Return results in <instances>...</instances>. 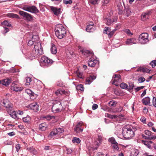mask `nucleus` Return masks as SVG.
<instances>
[{"instance_id": "nucleus-1", "label": "nucleus", "mask_w": 156, "mask_h": 156, "mask_svg": "<svg viewBox=\"0 0 156 156\" xmlns=\"http://www.w3.org/2000/svg\"><path fill=\"white\" fill-rule=\"evenodd\" d=\"M80 51L86 57H91L88 62V65L89 66L93 67L96 64H98L99 62L98 60L93 58L94 54L92 51L88 50L87 49H81Z\"/></svg>"}, {"instance_id": "nucleus-2", "label": "nucleus", "mask_w": 156, "mask_h": 156, "mask_svg": "<svg viewBox=\"0 0 156 156\" xmlns=\"http://www.w3.org/2000/svg\"><path fill=\"white\" fill-rule=\"evenodd\" d=\"M3 106L6 109L7 112L12 118L16 119L17 118V114L16 112L13 111V105L7 99L3 100Z\"/></svg>"}, {"instance_id": "nucleus-3", "label": "nucleus", "mask_w": 156, "mask_h": 156, "mask_svg": "<svg viewBox=\"0 0 156 156\" xmlns=\"http://www.w3.org/2000/svg\"><path fill=\"white\" fill-rule=\"evenodd\" d=\"M66 34V29L62 25L59 24L56 26L55 29V34L59 39L63 38Z\"/></svg>"}, {"instance_id": "nucleus-4", "label": "nucleus", "mask_w": 156, "mask_h": 156, "mask_svg": "<svg viewBox=\"0 0 156 156\" xmlns=\"http://www.w3.org/2000/svg\"><path fill=\"white\" fill-rule=\"evenodd\" d=\"M122 134L125 138L129 139L134 136V133L131 129L125 127L122 129Z\"/></svg>"}, {"instance_id": "nucleus-5", "label": "nucleus", "mask_w": 156, "mask_h": 156, "mask_svg": "<svg viewBox=\"0 0 156 156\" xmlns=\"http://www.w3.org/2000/svg\"><path fill=\"white\" fill-rule=\"evenodd\" d=\"M22 9L25 11L34 13H37L39 12L37 8L34 5L30 6L25 5L22 8Z\"/></svg>"}, {"instance_id": "nucleus-6", "label": "nucleus", "mask_w": 156, "mask_h": 156, "mask_svg": "<svg viewBox=\"0 0 156 156\" xmlns=\"http://www.w3.org/2000/svg\"><path fill=\"white\" fill-rule=\"evenodd\" d=\"M62 110V107L60 101H55L52 107V110L53 112L56 113L61 112Z\"/></svg>"}, {"instance_id": "nucleus-7", "label": "nucleus", "mask_w": 156, "mask_h": 156, "mask_svg": "<svg viewBox=\"0 0 156 156\" xmlns=\"http://www.w3.org/2000/svg\"><path fill=\"white\" fill-rule=\"evenodd\" d=\"M148 37L147 33H143L139 35L138 39L140 43L144 44L148 42Z\"/></svg>"}, {"instance_id": "nucleus-8", "label": "nucleus", "mask_w": 156, "mask_h": 156, "mask_svg": "<svg viewBox=\"0 0 156 156\" xmlns=\"http://www.w3.org/2000/svg\"><path fill=\"white\" fill-rule=\"evenodd\" d=\"M145 134L146 135L143 134H142V137L145 139L154 140L156 139V136L151 135V132L148 130L145 131Z\"/></svg>"}, {"instance_id": "nucleus-9", "label": "nucleus", "mask_w": 156, "mask_h": 156, "mask_svg": "<svg viewBox=\"0 0 156 156\" xmlns=\"http://www.w3.org/2000/svg\"><path fill=\"white\" fill-rule=\"evenodd\" d=\"M43 49H33L31 54L32 59L39 57L43 54Z\"/></svg>"}, {"instance_id": "nucleus-10", "label": "nucleus", "mask_w": 156, "mask_h": 156, "mask_svg": "<svg viewBox=\"0 0 156 156\" xmlns=\"http://www.w3.org/2000/svg\"><path fill=\"white\" fill-rule=\"evenodd\" d=\"M19 13L21 16H22L24 19L30 21L33 19L32 16L30 14L22 11H20L19 12Z\"/></svg>"}, {"instance_id": "nucleus-11", "label": "nucleus", "mask_w": 156, "mask_h": 156, "mask_svg": "<svg viewBox=\"0 0 156 156\" xmlns=\"http://www.w3.org/2000/svg\"><path fill=\"white\" fill-rule=\"evenodd\" d=\"M41 62L44 64V65L47 66L51 65L53 62V61L48 57L44 56L42 57L41 59Z\"/></svg>"}, {"instance_id": "nucleus-12", "label": "nucleus", "mask_w": 156, "mask_h": 156, "mask_svg": "<svg viewBox=\"0 0 156 156\" xmlns=\"http://www.w3.org/2000/svg\"><path fill=\"white\" fill-rule=\"evenodd\" d=\"M151 13L150 11H148L145 12H143L141 16L142 20L145 21L147 19H148Z\"/></svg>"}, {"instance_id": "nucleus-13", "label": "nucleus", "mask_w": 156, "mask_h": 156, "mask_svg": "<svg viewBox=\"0 0 156 156\" xmlns=\"http://www.w3.org/2000/svg\"><path fill=\"white\" fill-rule=\"evenodd\" d=\"M114 77H113L114 79L112 83V84H114L116 86H117L119 85V82H120L121 81L120 78V76L119 75H115Z\"/></svg>"}, {"instance_id": "nucleus-14", "label": "nucleus", "mask_w": 156, "mask_h": 156, "mask_svg": "<svg viewBox=\"0 0 156 156\" xmlns=\"http://www.w3.org/2000/svg\"><path fill=\"white\" fill-rule=\"evenodd\" d=\"M11 89L12 90L16 92L21 91L22 90V88L20 87L15 83L12 84Z\"/></svg>"}, {"instance_id": "nucleus-15", "label": "nucleus", "mask_w": 156, "mask_h": 156, "mask_svg": "<svg viewBox=\"0 0 156 156\" xmlns=\"http://www.w3.org/2000/svg\"><path fill=\"white\" fill-rule=\"evenodd\" d=\"M83 124L81 122H79L76 126L74 128V130L77 133H79L82 132L83 129V128L82 127Z\"/></svg>"}, {"instance_id": "nucleus-16", "label": "nucleus", "mask_w": 156, "mask_h": 156, "mask_svg": "<svg viewBox=\"0 0 156 156\" xmlns=\"http://www.w3.org/2000/svg\"><path fill=\"white\" fill-rule=\"evenodd\" d=\"M50 8L54 14L57 16L59 15L61 12L60 8H58L53 6L51 7Z\"/></svg>"}, {"instance_id": "nucleus-17", "label": "nucleus", "mask_w": 156, "mask_h": 156, "mask_svg": "<svg viewBox=\"0 0 156 156\" xmlns=\"http://www.w3.org/2000/svg\"><path fill=\"white\" fill-rule=\"evenodd\" d=\"M29 107L35 112H37L38 110V105L36 102H34L30 104L29 105Z\"/></svg>"}, {"instance_id": "nucleus-18", "label": "nucleus", "mask_w": 156, "mask_h": 156, "mask_svg": "<svg viewBox=\"0 0 156 156\" xmlns=\"http://www.w3.org/2000/svg\"><path fill=\"white\" fill-rule=\"evenodd\" d=\"M97 140L99 142H97L96 141L95 142L94 144L96 145H97V146L94 148V149H96L98 146L101 143L103 140L102 136V135H98V138H97Z\"/></svg>"}, {"instance_id": "nucleus-19", "label": "nucleus", "mask_w": 156, "mask_h": 156, "mask_svg": "<svg viewBox=\"0 0 156 156\" xmlns=\"http://www.w3.org/2000/svg\"><path fill=\"white\" fill-rule=\"evenodd\" d=\"M142 143L149 148H152V146L153 145V142L151 141H147L142 140Z\"/></svg>"}, {"instance_id": "nucleus-20", "label": "nucleus", "mask_w": 156, "mask_h": 156, "mask_svg": "<svg viewBox=\"0 0 156 156\" xmlns=\"http://www.w3.org/2000/svg\"><path fill=\"white\" fill-rule=\"evenodd\" d=\"M110 31L111 29L109 28L106 27L104 30L103 33L108 34L109 37H111L114 34Z\"/></svg>"}, {"instance_id": "nucleus-21", "label": "nucleus", "mask_w": 156, "mask_h": 156, "mask_svg": "<svg viewBox=\"0 0 156 156\" xmlns=\"http://www.w3.org/2000/svg\"><path fill=\"white\" fill-rule=\"evenodd\" d=\"M11 82L12 80L11 79L7 78L0 80V83L4 85L7 86L9 85Z\"/></svg>"}, {"instance_id": "nucleus-22", "label": "nucleus", "mask_w": 156, "mask_h": 156, "mask_svg": "<svg viewBox=\"0 0 156 156\" xmlns=\"http://www.w3.org/2000/svg\"><path fill=\"white\" fill-rule=\"evenodd\" d=\"M137 42L136 39L134 38L128 39L126 41V43L128 45H131L136 44Z\"/></svg>"}, {"instance_id": "nucleus-23", "label": "nucleus", "mask_w": 156, "mask_h": 156, "mask_svg": "<svg viewBox=\"0 0 156 156\" xmlns=\"http://www.w3.org/2000/svg\"><path fill=\"white\" fill-rule=\"evenodd\" d=\"M96 78V76L94 75H91L87 77L86 80V83L90 84L92 81L95 80Z\"/></svg>"}, {"instance_id": "nucleus-24", "label": "nucleus", "mask_w": 156, "mask_h": 156, "mask_svg": "<svg viewBox=\"0 0 156 156\" xmlns=\"http://www.w3.org/2000/svg\"><path fill=\"white\" fill-rule=\"evenodd\" d=\"M150 70L148 69H147L143 67H139L138 68L137 70V72H143L144 73H149L150 72Z\"/></svg>"}, {"instance_id": "nucleus-25", "label": "nucleus", "mask_w": 156, "mask_h": 156, "mask_svg": "<svg viewBox=\"0 0 156 156\" xmlns=\"http://www.w3.org/2000/svg\"><path fill=\"white\" fill-rule=\"evenodd\" d=\"M48 126V124L45 122L39 125V129L41 131H44L46 129Z\"/></svg>"}, {"instance_id": "nucleus-26", "label": "nucleus", "mask_w": 156, "mask_h": 156, "mask_svg": "<svg viewBox=\"0 0 156 156\" xmlns=\"http://www.w3.org/2000/svg\"><path fill=\"white\" fill-rule=\"evenodd\" d=\"M104 20L106 25H110L113 22H115L117 20V19H114L113 20L110 19H108L107 18H104Z\"/></svg>"}, {"instance_id": "nucleus-27", "label": "nucleus", "mask_w": 156, "mask_h": 156, "mask_svg": "<svg viewBox=\"0 0 156 156\" xmlns=\"http://www.w3.org/2000/svg\"><path fill=\"white\" fill-rule=\"evenodd\" d=\"M150 98L149 97H146L142 100V103L144 105H149L150 103Z\"/></svg>"}, {"instance_id": "nucleus-28", "label": "nucleus", "mask_w": 156, "mask_h": 156, "mask_svg": "<svg viewBox=\"0 0 156 156\" xmlns=\"http://www.w3.org/2000/svg\"><path fill=\"white\" fill-rule=\"evenodd\" d=\"M96 29V27L94 26H91L87 25L86 28V30L87 32H93Z\"/></svg>"}, {"instance_id": "nucleus-29", "label": "nucleus", "mask_w": 156, "mask_h": 156, "mask_svg": "<svg viewBox=\"0 0 156 156\" xmlns=\"http://www.w3.org/2000/svg\"><path fill=\"white\" fill-rule=\"evenodd\" d=\"M9 18H15L20 19L19 16L17 14L13 13H9L6 15Z\"/></svg>"}, {"instance_id": "nucleus-30", "label": "nucleus", "mask_w": 156, "mask_h": 156, "mask_svg": "<svg viewBox=\"0 0 156 156\" xmlns=\"http://www.w3.org/2000/svg\"><path fill=\"white\" fill-rule=\"evenodd\" d=\"M57 133L56 131H55V129H54L50 133L48 137V138H51L55 136L56 135H57Z\"/></svg>"}, {"instance_id": "nucleus-31", "label": "nucleus", "mask_w": 156, "mask_h": 156, "mask_svg": "<svg viewBox=\"0 0 156 156\" xmlns=\"http://www.w3.org/2000/svg\"><path fill=\"white\" fill-rule=\"evenodd\" d=\"M55 129L57 133V135H59L60 133L63 132L64 131L63 129L60 128H57Z\"/></svg>"}, {"instance_id": "nucleus-32", "label": "nucleus", "mask_w": 156, "mask_h": 156, "mask_svg": "<svg viewBox=\"0 0 156 156\" xmlns=\"http://www.w3.org/2000/svg\"><path fill=\"white\" fill-rule=\"evenodd\" d=\"M41 44L40 42L35 43L34 45V49H41Z\"/></svg>"}, {"instance_id": "nucleus-33", "label": "nucleus", "mask_w": 156, "mask_h": 156, "mask_svg": "<svg viewBox=\"0 0 156 156\" xmlns=\"http://www.w3.org/2000/svg\"><path fill=\"white\" fill-rule=\"evenodd\" d=\"M31 118L29 116H27L23 118V122H28L30 120Z\"/></svg>"}, {"instance_id": "nucleus-34", "label": "nucleus", "mask_w": 156, "mask_h": 156, "mask_svg": "<svg viewBox=\"0 0 156 156\" xmlns=\"http://www.w3.org/2000/svg\"><path fill=\"white\" fill-rule=\"evenodd\" d=\"M2 24L3 25L9 27H12L11 25L7 20H5L3 21L2 23Z\"/></svg>"}, {"instance_id": "nucleus-35", "label": "nucleus", "mask_w": 156, "mask_h": 156, "mask_svg": "<svg viewBox=\"0 0 156 156\" xmlns=\"http://www.w3.org/2000/svg\"><path fill=\"white\" fill-rule=\"evenodd\" d=\"M139 153V151L138 150H134L132 152L131 154L133 156H137Z\"/></svg>"}, {"instance_id": "nucleus-36", "label": "nucleus", "mask_w": 156, "mask_h": 156, "mask_svg": "<svg viewBox=\"0 0 156 156\" xmlns=\"http://www.w3.org/2000/svg\"><path fill=\"white\" fill-rule=\"evenodd\" d=\"M110 1V0H102L101 4L103 6H106Z\"/></svg>"}, {"instance_id": "nucleus-37", "label": "nucleus", "mask_w": 156, "mask_h": 156, "mask_svg": "<svg viewBox=\"0 0 156 156\" xmlns=\"http://www.w3.org/2000/svg\"><path fill=\"white\" fill-rule=\"evenodd\" d=\"M39 39L37 35H33L32 38V40L34 42H35L38 41Z\"/></svg>"}, {"instance_id": "nucleus-38", "label": "nucleus", "mask_w": 156, "mask_h": 156, "mask_svg": "<svg viewBox=\"0 0 156 156\" xmlns=\"http://www.w3.org/2000/svg\"><path fill=\"white\" fill-rule=\"evenodd\" d=\"M26 92L30 96H34L35 94L34 93L29 89H27L26 91Z\"/></svg>"}, {"instance_id": "nucleus-39", "label": "nucleus", "mask_w": 156, "mask_h": 156, "mask_svg": "<svg viewBox=\"0 0 156 156\" xmlns=\"http://www.w3.org/2000/svg\"><path fill=\"white\" fill-rule=\"evenodd\" d=\"M106 116L111 119H115L117 118V116L116 115H111L109 114H106Z\"/></svg>"}, {"instance_id": "nucleus-40", "label": "nucleus", "mask_w": 156, "mask_h": 156, "mask_svg": "<svg viewBox=\"0 0 156 156\" xmlns=\"http://www.w3.org/2000/svg\"><path fill=\"white\" fill-rule=\"evenodd\" d=\"M72 141L73 143H76L77 144H79L80 142V140L79 138L74 137L72 140Z\"/></svg>"}, {"instance_id": "nucleus-41", "label": "nucleus", "mask_w": 156, "mask_h": 156, "mask_svg": "<svg viewBox=\"0 0 156 156\" xmlns=\"http://www.w3.org/2000/svg\"><path fill=\"white\" fill-rule=\"evenodd\" d=\"M63 90L60 89L58 90L55 92V94L57 95H58L59 94L62 95L63 94Z\"/></svg>"}, {"instance_id": "nucleus-42", "label": "nucleus", "mask_w": 156, "mask_h": 156, "mask_svg": "<svg viewBox=\"0 0 156 156\" xmlns=\"http://www.w3.org/2000/svg\"><path fill=\"white\" fill-rule=\"evenodd\" d=\"M31 79L30 77H27L26 78V80L25 84L26 85L28 86L30 84V83L31 81Z\"/></svg>"}, {"instance_id": "nucleus-43", "label": "nucleus", "mask_w": 156, "mask_h": 156, "mask_svg": "<svg viewBox=\"0 0 156 156\" xmlns=\"http://www.w3.org/2000/svg\"><path fill=\"white\" fill-rule=\"evenodd\" d=\"M134 87V84L132 83H129V87L127 88L129 90H132Z\"/></svg>"}, {"instance_id": "nucleus-44", "label": "nucleus", "mask_w": 156, "mask_h": 156, "mask_svg": "<svg viewBox=\"0 0 156 156\" xmlns=\"http://www.w3.org/2000/svg\"><path fill=\"white\" fill-rule=\"evenodd\" d=\"M120 87L122 88L125 89H127V88L128 87L127 85L124 83H122L121 84Z\"/></svg>"}, {"instance_id": "nucleus-45", "label": "nucleus", "mask_w": 156, "mask_h": 156, "mask_svg": "<svg viewBox=\"0 0 156 156\" xmlns=\"http://www.w3.org/2000/svg\"><path fill=\"white\" fill-rule=\"evenodd\" d=\"M108 141L112 144L117 142L114 138L113 137L109 138L108 139Z\"/></svg>"}, {"instance_id": "nucleus-46", "label": "nucleus", "mask_w": 156, "mask_h": 156, "mask_svg": "<svg viewBox=\"0 0 156 156\" xmlns=\"http://www.w3.org/2000/svg\"><path fill=\"white\" fill-rule=\"evenodd\" d=\"M130 11L127 9H126L124 10V13L127 16H128L130 14Z\"/></svg>"}, {"instance_id": "nucleus-47", "label": "nucleus", "mask_w": 156, "mask_h": 156, "mask_svg": "<svg viewBox=\"0 0 156 156\" xmlns=\"http://www.w3.org/2000/svg\"><path fill=\"white\" fill-rule=\"evenodd\" d=\"M76 88L77 90H80L82 91L83 90V87L82 85L80 84L76 87Z\"/></svg>"}, {"instance_id": "nucleus-48", "label": "nucleus", "mask_w": 156, "mask_h": 156, "mask_svg": "<svg viewBox=\"0 0 156 156\" xmlns=\"http://www.w3.org/2000/svg\"><path fill=\"white\" fill-rule=\"evenodd\" d=\"M99 0H89L88 2L93 5L98 4V2Z\"/></svg>"}, {"instance_id": "nucleus-49", "label": "nucleus", "mask_w": 156, "mask_h": 156, "mask_svg": "<svg viewBox=\"0 0 156 156\" xmlns=\"http://www.w3.org/2000/svg\"><path fill=\"white\" fill-rule=\"evenodd\" d=\"M63 2L64 4L66 5L68 4H71L73 2L71 0H63Z\"/></svg>"}, {"instance_id": "nucleus-50", "label": "nucleus", "mask_w": 156, "mask_h": 156, "mask_svg": "<svg viewBox=\"0 0 156 156\" xmlns=\"http://www.w3.org/2000/svg\"><path fill=\"white\" fill-rule=\"evenodd\" d=\"M152 68L154 67L156 65V60H154L152 61L150 63Z\"/></svg>"}, {"instance_id": "nucleus-51", "label": "nucleus", "mask_w": 156, "mask_h": 156, "mask_svg": "<svg viewBox=\"0 0 156 156\" xmlns=\"http://www.w3.org/2000/svg\"><path fill=\"white\" fill-rule=\"evenodd\" d=\"M108 104L110 106L113 107H115L116 105L115 102L114 101H110Z\"/></svg>"}, {"instance_id": "nucleus-52", "label": "nucleus", "mask_w": 156, "mask_h": 156, "mask_svg": "<svg viewBox=\"0 0 156 156\" xmlns=\"http://www.w3.org/2000/svg\"><path fill=\"white\" fill-rule=\"evenodd\" d=\"M112 147L114 149L118 150L119 149V148L118 146V144L117 142L115 143L112 145Z\"/></svg>"}, {"instance_id": "nucleus-53", "label": "nucleus", "mask_w": 156, "mask_h": 156, "mask_svg": "<svg viewBox=\"0 0 156 156\" xmlns=\"http://www.w3.org/2000/svg\"><path fill=\"white\" fill-rule=\"evenodd\" d=\"M124 32L127 34L129 36H131L133 35L129 30L128 29H126L124 30Z\"/></svg>"}, {"instance_id": "nucleus-54", "label": "nucleus", "mask_w": 156, "mask_h": 156, "mask_svg": "<svg viewBox=\"0 0 156 156\" xmlns=\"http://www.w3.org/2000/svg\"><path fill=\"white\" fill-rule=\"evenodd\" d=\"M144 86H142L139 87H138L137 88H135L134 89L135 91L136 92H137L140 90L144 88Z\"/></svg>"}, {"instance_id": "nucleus-55", "label": "nucleus", "mask_w": 156, "mask_h": 156, "mask_svg": "<svg viewBox=\"0 0 156 156\" xmlns=\"http://www.w3.org/2000/svg\"><path fill=\"white\" fill-rule=\"evenodd\" d=\"M145 80V79L144 78L142 77H140L138 79V81L140 83H142L144 82Z\"/></svg>"}, {"instance_id": "nucleus-56", "label": "nucleus", "mask_w": 156, "mask_h": 156, "mask_svg": "<svg viewBox=\"0 0 156 156\" xmlns=\"http://www.w3.org/2000/svg\"><path fill=\"white\" fill-rule=\"evenodd\" d=\"M122 7L121 5L120 6H119V7H118V9L119 10V14H121L123 13V12L122 11Z\"/></svg>"}, {"instance_id": "nucleus-57", "label": "nucleus", "mask_w": 156, "mask_h": 156, "mask_svg": "<svg viewBox=\"0 0 156 156\" xmlns=\"http://www.w3.org/2000/svg\"><path fill=\"white\" fill-rule=\"evenodd\" d=\"M153 105L154 107H156V98L155 97H153Z\"/></svg>"}, {"instance_id": "nucleus-58", "label": "nucleus", "mask_w": 156, "mask_h": 156, "mask_svg": "<svg viewBox=\"0 0 156 156\" xmlns=\"http://www.w3.org/2000/svg\"><path fill=\"white\" fill-rule=\"evenodd\" d=\"M101 109L104 111H108L109 110L108 108L106 106H103L102 108Z\"/></svg>"}, {"instance_id": "nucleus-59", "label": "nucleus", "mask_w": 156, "mask_h": 156, "mask_svg": "<svg viewBox=\"0 0 156 156\" xmlns=\"http://www.w3.org/2000/svg\"><path fill=\"white\" fill-rule=\"evenodd\" d=\"M52 2H56L55 3V4L58 5L62 1V0H51Z\"/></svg>"}, {"instance_id": "nucleus-60", "label": "nucleus", "mask_w": 156, "mask_h": 156, "mask_svg": "<svg viewBox=\"0 0 156 156\" xmlns=\"http://www.w3.org/2000/svg\"><path fill=\"white\" fill-rule=\"evenodd\" d=\"M98 105L96 104H94L93 105L92 108V109H93V110H95L96 109L98 108Z\"/></svg>"}, {"instance_id": "nucleus-61", "label": "nucleus", "mask_w": 156, "mask_h": 156, "mask_svg": "<svg viewBox=\"0 0 156 156\" xmlns=\"http://www.w3.org/2000/svg\"><path fill=\"white\" fill-rule=\"evenodd\" d=\"M16 151L17 152H18L19 150L20 149V145L19 144H17L16 146Z\"/></svg>"}, {"instance_id": "nucleus-62", "label": "nucleus", "mask_w": 156, "mask_h": 156, "mask_svg": "<svg viewBox=\"0 0 156 156\" xmlns=\"http://www.w3.org/2000/svg\"><path fill=\"white\" fill-rule=\"evenodd\" d=\"M34 42L31 40L29 41L28 43V45L29 46H31L34 44Z\"/></svg>"}, {"instance_id": "nucleus-63", "label": "nucleus", "mask_w": 156, "mask_h": 156, "mask_svg": "<svg viewBox=\"0 0 156 156\" xmlns=\"http://www.w3.org/2000/svg\"><path fill=\"white\" fill-rule=\"evenodd\" d=\"M66 151H67V154H71L72 152V150L71 149L67 148Z\"/></svg>"}, {"instance_id": "nucleus-64", "label": "nucleus", "mask_w": 156, "mask_h": 156, "mask_svg": "<svg viewBox=\"0 0 156 156\" xmlns=\"http://www.w3.org/2000/svg\"><path fill=\"white\" fill-rule=\"evenodd\" d=\"M82 75V73L80 72L78 73L77 74L78 77L80 78H83Z\"/></svg>"}]
</instances>
